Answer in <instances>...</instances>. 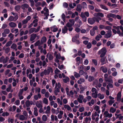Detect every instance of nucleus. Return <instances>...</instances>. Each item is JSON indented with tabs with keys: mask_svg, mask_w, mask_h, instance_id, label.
<instances>
[{
	"mask_svg": "<svg viewBox=\"0 0 123 123\" xmlns=\"http://www.w3.org/2000/svg\"><path fill=\"white\" fill-rule=\"evenodd\" d=\"M106 52V48L104 47L98 52V55H100V57H102L105 55Z\"/></svg>",
	"mask_w": 123,
	"mask_h": 123,
	"instance_id": "f257e3e1",
	"label": "nucleus"
},
{
	"mask_svg": "<svg viewBox=\"0 0 123 123\" xmlns=\"http://www.w3.org/2000/svg\"><path fill=\"white\" fill-rule=\"evenodd\" d=\"M61 85L60 82H58V84L56 83L55 88V90H56V91L57 92H60L59 89L61 88Z\"/></svg>",
	"mask_w": 123,
	"mask_h": 123,
	"instance_id": "f03ea898",
	"label": "nucleus"
},
{
	"mask_svg": "<svg viewBox=\"0 0 123 123\" xmlns=\"http://www.w3.org/2000/svg\"><path fill=\"white\" fill-rule=\"evenodd\" d=\"M107 33L105 34L104 37L105 38H108L112 36V31L109 30L107 31Z\"/></svg>",
	"mask_w": 123,
	"mask_h": 123,
	"instance_id": "7ed1b4c3",
	"label": "nucleus"
},
{
	"mask_svg": "<svg viewBox=\"0 0 123 123\" xmlns=\"http://www.w3.org/2000/svg\"><path fill=\"white\" fill-rule=\"evenodd\" d=\"M104 117H108L111 118L112 116V114L111 113H109L108 111H106L104 113Z\"/></svg>",
	"mask_w": 123,
	"mask_h": 123,
	"instance_id": "20e7f679",
	"label": "nucleus"
},
{
	"mask_svg": "<svg viewBox=\"0 0 123 123\" xmlns=\"http://www.w3.org/2000/svg\"><path fill=\"white\" fill-rule=\"evenodd\" d=\"M95 17H93L92 18H89L88 19V21L89 23L91 25L93 24L96 21Z\"/></svg>",
	"mask_w": 123,
	"mask_h": 123,
	"instance_id": "39448f33",
	"label": "nucleus"
},
{
	"mask_svg": "<svg viewBox=\"0 0 123 123\" xmlns=\"http://www.w3.org/2000/svg\"><path fill=\"white\" fill-rule=\"evenodd\" d=\"M83 99V96L81 95H80L77 99V100L80 103H82V100Z\"/></svg>",
	"mask_w": 123,
	"mask_h": 123,
	"instance_id": "423d86ee",
	"label": "nucleus"
},
{
	"mask_svg": "<svg viewBox=\"0 0 123 123\" xmlns=\"http://www.w3.org/2000/svg\"><path fill=\"white\" fill-rule=\"evenodd\" d=\"M100 69L103 73H106L108 70L107 68L105 66L101 67Z\"/></svg>",
	"mask_w": 123,
	"mask_h": 123,
	"instance_id": "0eeeda50",
	"label": "nucleus"
},
{
	"mask_svg": "<svg viewBox=\"0 0 123 123\" xmlns=\"http://www.w3.org/2000/svg\"><path fill=\"white\" fill-rule=\"evenodd\" d=\"M37 36V34H31V35L30 41H33L36 38Z\"/></svg>",
	"mask_w": 123,
	"mask_h": 123,
	"instance_id": "6e6552de",
	"label": "nucleus"
},
{
	"mask_svg": "<svg viewBox=\"0 0 123 123\" xmlns=\"http://www.w3.org/2000/svg\"><path fill=\"white\" fill-rule=\"evenodd\" d=\"M121 92H119L117 94V100L118 101H120L121 99Z\"/></svg>",
	"mask_w": 123,
	"mask_h": 123,
	"instance_id": "1a4fd4ad",
	"label": "nucleus"
},
{
	"mask_svg": "<svg viewBox=\"0 0 123 123\" xmlns=\"http://www.w3.org/2000/svg\"><path fill=\"white\" fill-rule=\"evenodd\" d=\"M43 71L44 74L45 75H49L50 73V67L47 70L44 69Z\"/></svg>",
	"mask_w": 123,
	"mask_h": 123,
	"instance_id": "9d476101",
	"label": "nucleus"
},
{
	"mask_svg": "<svg viewBox=\"0 0 123 123\" xmlns=\"http://www.w3.org/2000/svg\"><path fill=\"white\" fill-rule=\"evenodd\" d=\"M98 92H92V97L96 98H97L98 96Z\"/></svg>",
	"mask_w": 123,
	"mask_h": 123,
	"instance_id": "9b49d317",
	"label": "nucleus"
},
{
	"mask_svg": "<svg viewBox=\"0 0 123 123\" xmlns=\"http://www.w3.org/2000/svg\"><path fill=\"white\" fill-rule=\"evenodd\" d=\"M9 25L12 28L15 27L16 25V24L15 23L12 22L9 23Z\"/></svg>",
	"mask_w": 123,
	"mask_h": 123,
	"instance_id": "f8f14e48",
	"label": "nucleus"
},
{
	"mask_svg": "<svg viewBox=\"0 0 123 123\" xmlns=\"http://www.w3.org/2000/svg\"><path fill=\"white\" fill-rule=\"evenodd\" d=\"M46 37L44 36L43 37L41 38V44H42L46 42Z\"/></svg>",
	"mask_w": 123,
	"mask_h": 123,
	"instance_id": "ddd939ff",
	"label": "nucleus"
},
{
	"mask_svg": "<svg viewBox=\"0 0 123 123\" xmlns=\"http://www.w3.org/2000/svg\"><path fill=\"white\" fill-rule=\"evenodd\" d=\"M102 58L100 59V62L101 63V65H103L106 63L105 62V61L106 58L105 57H102Z\"/></svg>",
	"mask_w": 123,
	"mask_h": 123,
	"instance_id": "4468645a",
	"label": "nucleus"
},
{
	"mask_svg": "<svg viewBox=\"0 0 123 123\" xmlns=\"http://www.w3.org/2000/svg\"><path fill=\"white\" fill-rule=\"evenodd\" d=\"M97 114L96 112H93L92 116V119L93 120H95V117L97 116Z\"/></svg>",
	"mask_w": 123,
	"mask_h": 123,
	"instance_id": "2eb2a0df",
	"label": "nucleus"
},
{
	"mask_svg": "<svg viewBox=\"0 0 123 123\" xmlns=\"http://www.w3.org/2000/svg\"><path fill=\"white\" fill-rule=\"evenodd\" d=\"M68 30V29L66 26H65L64 28L62 29V33L63 34H65L67 32Z\"/></svg>",
	"mask_w": 123,
	"mask_h": 123,
	"instance_id": "dca6fc26",
	"label": "nucleus"
},
{
	"mask_svg": "<svg viewBox=\"0 0 123 123\" xmlns=\"http://www.w3.org/2000/svg\"><path fill=\"white\" fill-rule=\"evenodd\" d=\"M112 77L111 76H110L107 79V80H105V81H108L110 83H112L113 81L112 79Z\"/></svg>",
	"mask_w": 123,
	"mask_h": 123,
	"instance_id": "f3484780",
	"label": "nucleus"
},
{
	"mask_svg": "<svg viewBox=\"0 0 123 123\" xmlns=\"http://www.w3.org/2000/svg\"><path fill=\"white\" fill-rule=\"evenodd\" d=\"M102 37V36L100 34H99L96 36L95 39L96 41H98Z\"/></svg>",
	"mask_w": 123,
	"mask_h": 123,
	"instance_id": "a211bd4d",
	"label": "nucleus"
},
{
	"mask_svg": "<svg viewBox=\"0 0 123 123\" xmlns=\"http://www.w3.org/2000/svg\"><path fill=\"white\" fill-rule=\"evenodd\" d=\"M99 107L98 105H96L94 108V110H95L96 111L98 112V113H100V111L99 110Z\"/></svg>",
	"mask_w": 123,
	"mask_h": 123,
	"instance_id": "6ab92c4d",
	"label": "nucleus"
},
{
	"mask_svg": "<svg viewBox=\"0 0 123 123\" xmlns=\"http://www.w3.org/2000/svg\"><path fill=\"white\" fill-rule=\"evenodd\" d=\"M35 30L36 28L34 27L31 28L29 31V33L30 34L33 32L34 31L35 32Z\"/></svg>",
	"mask_w": 123,
	"mask_h": 123,
	"instance_id": "aec40b11",
	"label": "nucleus"
},
{
	"mask_svg": "<svg viewBox=\"0 0 123 123\" xmlns=\"http://www.w3.org/2000/svg\"><path fill=\"white\" fill-rule=\"evenodd\" d=\"M108 58L109 61L111 62H114V59L112 57H111L110 55H108Z\"/></svg>",
	"mask_w": 123,
	"mask_h": 123,
	"instance_id": "412c9836",
	"label": "nucleus"
},
{
	"mask_svg": "<svg viewBox=\"0 0 123 123\" xmlns=\"http://www.w3.org/2000/svg\"><path fill=\"white\" fill-rule=\"evenodd\" d=\"M94 79V77L92 76H89L88 77V80L89 82H91Z\"/></svg>",
	"mask_w": 123,
	"mask_h": 123,
	"instance_id": "4be33fe9",
	"label": "nucleus"
},
{
	"mask_svg": "<svg viewBox=\"0 0 123 123\" xmlns=\"http://www.w3.org/2000/svg\"><path fill=\"white\" fill-rule=\"evenodd\" d=\"M34 114L36 116H37L38 115V113L37 112V109L36 107H35L34 108Z\"/></svg>",
	"mask_w": 123,
	"mask_h": 123,
	"instance_id": "5701e85b",
	"label": "nucleus"
},
{
	"mask_svg": "<svg viewBox=\"0 0 123 123\" xmlns=\"http://www.w3.org/2000/svg\"><path fill=\"white\" fill-rule=\"evenodd\" d=\"M107 17L108 18H110L111 17H112L113 18H115L116 17V16L115 15L112 13H110L108 14L107 15Z\"/></svg>",
	"mask_w": 123,
	"mask_h": 123,
	"instance_id": "b1692460",
	"label": "nucleus"
},
{
	"mask_svg": "<svg viewBox=\"0 0 123 123\" xmlns=\"http://www.w3.org/2000/svg\"><path fill=\"white\" fill-rule=\"evenodd\" d=\"M98 97L100 99H102L104 98V95L103 94L99 93L98 94Z\"/></svg>",
	"mask_w": 123,
	"mask_h": 123,
	"instance_id": "393cba45",
	"label": "nucleus"
},
{
	"mask_svg": "<svg viewBox=\"0 0 123 123\" xmlns=\"http://www.w3.org/2000/svg\"><path fill=\"white\" fill-rule=\"evenodd\" d=\"M94 101L93 99H92L91 102L88 103L87 104L89 106H92L94 104Z\"/></svg>",
	"mask_w": 123,
	"mask_h": 123,
	"instance_id": "a878e982",
	"label": "nucleus"
},
{
	"mask_svg": "<svg viewBox=\"0 0 123 123\" xmlns=\"http://www.w3.org/2000/svg\"><path fill=\"white\" fill-rule=\"evenodd\" d=\"M94 16H98L101 17H103L104 16L103 14L102 13L100 12H99L96 14H94Z\"/></svg>",
	"mask_w": 123,
	"mask_h": 123,
	"instance_id": "bb28decb",
	"label": "nucleus"
},
{
	"mask_svg": "<svg viewBox=\"0 0 123 123\" xmlns=\"http://www.w3.org/2000/svg\"><path fill=\"white\" fill-rule=\"evenodd\" d=\"M116 111V109L112 107H111L110 110L109 112H110L114 113Z\"/></svg>",
	"mask_w": 123,
	"mask_h": 123,
	"instance_id": "cd10ccee",
	"label": "nucleus"
},
{
	"mask_svg": "<svg viewBox=\"0 0 123 123\" xmlns=\"http://www.w3.org/2000/svg\"><path fill=\"white\" fill-rule=\"evenodd\" d=\"M85 81V80L84 79L80 78V80H78L77 82L79 84H81L82 82H83Z\"/></svg>",
	"mask_w": 123,
	"mask_h": 123,
	"instance_id": "c85d7f7f",
	"label": "nucleus"
},
{
	"mask_svg": "<svg viewBox=\"0 0 123 123\" xmlns=\"http://www.w3.org/2000/svg\"><path fill=\"white\" fill-rule=\"evenodd\" d=\"M20 8V6L19 5H17L15 7V9L17 12H18Z\"/></svg>",
	"mask_w": 123,
	"mask_h": 123,
	"instance_id": "c756f323",
	"label": "nucleus"
},
{
	"mask_svg": "<svg viewBox=\"0 0 123 123\" xmlns=\"http://www.w3.org/2000/svg\"><path fill=\"white\" fill-rule=\"evenodd\" d=\"M64 107L65 109H67L68 111H70L71 109V108L68 105H64Z\"/></svg>",
	"mask_w": 123,
	"mask_h": 123,
	"instance_id": "7c9ffc66",
	"label": "nucleus"
},
{
	"mask_svg": "<svg viewBox=\"0 0 123 123\" xmlns=\"http://www.w3.org/2000/svg\"><path fill=\"white\" fill-rule=\"evenodd\" d=\"M47 117L46 115H44L43 116L42 119L44 121L46 122L47 120Z\"/></svg>",
	"mask_w": 123,
	"mask_h": 123,
	"instance_id": "2f4dec72",
	"label": "nucleus"
},
{
	"mask_svg": "<svg viewBox=\"0 0 123 123\" xmlns=\"http://www.w3.org/2000/svg\"><path fill=\"white\" fill-rule=\"evenodd\" d=\"M12 43V41H8L6 44V46L7 47H9L11 45Z\"/></svg>",
	"mask_w": 123,
	"mask_h": 123,
	"instance_id": "473e14b6",
	"label": "nucleus"
},
{
	"mask_svg": "<svg viewBox=\"0 0 123 123\" xmlns=\"http://www.w3.org/2000/svg\"><path fill=\"white\" fill-rule=\"evenodd\" d=\"M38 102L37 101L36 104V106L38 108H42V105L40 103H37Z\"/></svg>",
	"mask_w": 123,
	"mask_h": 123,
	"instance_id": "72a5a7b5",
	"label": "nucleus"
},
{
	"mask_svg": "<svg viewBox=\"0 0 123 123\" xmlns=\"http://www.w3.org/2000/svg\"><path fill=\"white\" fill-rule=\"evenodd\" d=\"M100 7L103 9H105L106 10H108V8L105 6L101 4L100 5Z\"/></svg>",
	"mask_w": 123,
	"mask_h": 123,
	"instance_id": "f704fd0d",
	"label": "nucleus"
},
{
	"mask_svg": "<svg viewBox=\"0 0 123 123\" xmlns=\"http://www.w3.org/2000/svg\"><path fill=\"white\" fill-rule=\"evenodd\" d=\"M92 62L94 64L95 66L97 65L98 64V62L97 60L95 59H93L92 60Z\"/></svg>",
	"mask_w": 123,
	"mask_h": 123,
	"instance_id": "c9c22d12",
	"label": "nucleus"
},
{
	"mask_svg": "<svg viewBox=\"0 0 123 123\" xmlns=\"http://www.w3.org/2000/svg\"><path fill=\"white\" fill-rule=\"evenodd\" d=\"M76 34L75 37L72 38V41L73 42H77V36Z\"/></svg>",
	"mask_w": 123,
	"mask_h": 123,
	"instance_id": "e433bc0d",
	"label": "nucleus"
},
{
	"mask_svg": "<svg viewBox=\"0 0 123 123\" xmlns=\"http://www.w3.org/2000/svg\"><path fill=\"white\" fill-rule=\"evenodd\" d=\"M69 79L67 76L66 77V79H63V81L65 83H67L68 81H69Z\"/></svg>",
	"mask_w": 123,
	"mask_h": 123,
	"instance_id": "4c0bfd02",
	"label": "nucleus"
},
{
	"mask_svg": "<svg viewBox=\"0 0 123 123\" xmlns=\"http://www.w3.org/2000/svg\"><path fill=\"white\" fill-rule=\"evenodd\" d=\"M25 104L26 107H29L30 106V102L29 100H27L25 102Z\"/></svg>",
	"mask_w": 123,
	"mask_h": 123,
	"instance_id": "58836bf2",
	"label": "nucleus"
},
{
	"mask_svg": "<svg viewBox=\"0 0 123 123\" xmlns=\"http://www.w3.org/2000/svg\"><path fill=\"white\" fill-rule=\"evenodd\" d=\"M82 24L81 21L79 19H77V27H79Z\"/></svg>",
	"mask_w": 123,
	"mask_h": 123,
	"instance_id": "ea45409f",
	"label": "nucleus"
},
{
	"mask_svg": "<svg viewBox=\"0 0 123 123\" xmlns=\"http://www.w3.org/2000/svg\"><path fill=\"white\" fill-rule=\"evenodd\" d=\"M43 102L46 104H48V100L47 98H44L43 99Z\"/></svg>",
	"mask_w": 123,
	"mask_h": 123,
	"instance_id": "a19ab883",
	"label": "nucleus"
},
{
	"mask_svg": "<svg viewBox=\"0 0 123 123\" xmlns=\"http://www.w3.org/2000/svg\"><path fill=\"white\" fill-rule=\"evenodd\" d=\"M10 30L8 29H6L4 30V32L6 34H8L10 32Z\"/></svg>",
	"mask_w": 123,
	"mask_h": 123,
	"instance_id": "79ce46f5",
	"label": "nucleus"
},
{
	"mask_svg": "<svg viewBox=\"0 0 123 123\" xmlns=\"http://www.w3.org/2000/svg\"><path fill=\"white\" fill-rule=\"evenodd\" d=\"M79 62L80 63H82L83 62L82 58H81L80 57H77V62Z\"/></svg>",
	"mask_w": 123,
	"mask_h": 123,
	"instance_id": "37998d69",
	"label": "nucleus"
},
{
	"mask_svg": "<svg viewBox=\"0 0 123 123\" xmlns=\"http://www.w3.org/2000/svg\"><path fill=\"white\" fill-rule=\"evenodd\" d=\"M90 33L91 36H93L95 33V31L92 29L90 31Z\"/></svg>",
	"mask_w": 123,
	"mask_h": 123,
	"instance_id": "c03bdc74",
	"label": "nucleus"
},
{
	"mask_svg": "<svg viewBox=\"0 0 123 123\" xmlns=\"http://www.w3.org/2000/svg\"><path fill=\"white\" fill-rule=\"evenodd\" d=\"M115 102V101L114 100H110L108 101V103L109 105H111L112 104Z\"/></svg>",
	"mask_w": 123,
	"mask_h": 123,
	"instance_id": "a18cd8bd",
	"label": "nucleus"
},
{
	"mask_svg": "<svg viewBox=\"0 0 123 123\" xmlns=\"http://www.w3.org/2000/svg\"><path fill=\"white\" fill-rule=\"evenodd\" d=\"M82 7L80 5H77V11H80L82 9Z\"/></svg>",
	"mask_w": 123,
	"mask_h": 123,
	"instance_id": "49530a36",
	"label": "nucleus"
},
{
	"mask_svg": "<svg viewBox=\"0 0 123 123\" xmlns=\"http://www.w3.org/2000/svg\"><path fill=\"white\" fill-rule=\"evenodd\" d=\"M25 118V117L23 115H20L19 117V119L20 120H24Z\"/></svg>",
	"mask_w": 123,
	"mask_h": 123,
	"instance_id": "de8ad7c7",
	"label": "nucleus"
},
{
	"mask_svg": "<svg viewBox=\"0 0 123 123\" xmlns=\"http://www.w3.org/2000/svg\"><path fill=\"white\" fill-rule=\"evenodd\" d=\"M113 86L111 84H109L107 86V88L108 90H109V88H112Z\"/></svg>",
	"mask_w": 123,
	"mask_h": 123,
	"instance_id": "09e8293b",
	"label": "nucleus"
},
{
	"mask_svg": "<svg viewBox=\"0 0 123 123\" xmlns=\"http://www.w3.org/2000/svg\"><path fill=\"white\" fill-rule=\"evenodd\" d=\"M24 91L23 89H20L18 93V95H22Z\"/></svg>",
	"mask_w": 123,
	"mask_h": 123,
	"instance_id": "8fccbe9b",
	"label": "nucleus"
},
{
	"mask_svg": "<svg viewBox=\"0 0 123 123\" xmlns=\"http://www.w3.org/2000/svg\"><path fill=\"white\" fill-rule=\"evenodd\" d=\"M17 47V45L16 44L14 43H13L11 47V48L13 49H15Z\"/></svg>",
	"mask_w": 123,
	"mask_h": 123,
	"instance_id": "3c124183",
	"label": "nucleus"
},
{
	"mask_svg": "<svg viewBox=\"0 0 123 123\" xmlns=\"http://www.w3.org/2000/svg\"><path fill=\"white\" fill-rule=\"evenodd\" d=\"M117 33L119 34V35L122 37L123 36V32L121 33L120 32V30L117 31Z\"/></svg>",
	"mask_w": 123,
	"mask_h": 123,
	"instance_id": "603ef678",
	"label": "nucleus"
},
{
	"mask_svg": "<svg viewBox=\"0 0 123 123\" xmlns=\"http://www.w3.org/2000/svg\"><path fill=\"white\" fill-rule=\"evenodd\" d=\"M44 15L46 16L44 18V19H48V16H49V14L48 13H46L45 12L44 13Z\"/></svg>",
	"mask_w": 123,
	"mask_h": 123,
	"instance_id": "864d4df0",
	"label": "nucleus"
},
{
	"mask_svg": "<svg viewBox=\"0 0 123 123\" xmlns=\"http://www.w3.org/2000/svg\"><path fill=\"white\" fill-rule=\"evenodd\" d=\"M14 17L12 16H10L8 18V20L10 21H14Z\"/></svg>",
	"mask_w": 123,
	"mask_h": 123,
	"instance_id": "5fc2aeb1",
	"label": "nucleus"
},
{
	"mask_svg": "<svg viewBox=\"0 0 123 123\" xmlns=\"http://www.w3.org/2000/svg\"><path fill=\"white\" fill-rule=\"evenodd\" d=\"M40 43L39 40L37 41L34 44V45L35 46H38L39 45H40Z\"/></svg>",
	"mask_w": 123,
	"mask_h": 123,
	"instance_id": "6e6d98bb",
	"label": "nucleus"
},
{
	"mask_svg": "<svg viewBox=\"0 0 123 123\" xmlns=\"http://www.w3.org/2000/svg\"><path fill=\"white\" fill-rule=\"evenodd\" d=\"M95 18L96 19H95L96 21L98 22H99V20H100L101 19L100 17H97Z\"/></svg>",
	"mask_w": 123,
	"mask_h": 123,
	"instance_id": "4d7b16f0",
	"label": "nucleus"
},
{
	"mask_svg": "<svg viewBox=\"0 0 123 123\" xmlns=\"http://www.w3.org/2000/svg\"><path fill=\"white\" fill-rule=\"evenodd\" d=\"M92 46V44L90 42L88 43L86 47L88 49H90Z\"/></svg>",
	"mask_w": 123,
	"mask_h": 123,
	"instance_id": "13d9d810",
	"label": "nucleus"
},
{
	"mask_svg": "<svg viewBox=\"0 0 123 123\" xmlns=\"http://www.w3.org/2000/svg\"><path fill=\"white\" fill-rule=\"evenodd\" d=\"M102 85L101 83H99L98 84H97L95 86V87L97 89H98V87L100 88L101 87Z\"/></svg>",
	"mask_w": 123,
	"mask_h": 123,
	"instance_id": "bf43d9fd",
	"label": "nucleus"
},
{
	"mask_svg": "<svg viewBox=\"0 0 123 123\" xmlns=\"http://www.w3.org/2000/svg\"><path fill=\"white\" fill-rule=\"evenodd\" d=\"M10 50V49L9 47H8L6 48L5 49V53L6 54H8Z\"/></svg>",
	"mask_w": 123,
	"mask_h": 123,
	"instance_id": "052dcab7",
	"label": "nucleus"
},
{
	"mask_svg": "<svg viewBox=\"0 0 123 123\" xmlns=\"http://www.w3.org/2000/svg\"><path fill=\"white\" fill-rule=\"evenodd\" d=\"M22 6L26 8H28L29 7V6L27 4H23Z\"/></svg>",
	"mask_w": 123,
	"mask_h": 123,
	"instance_id": "680f3d73",
	"label": "nucleus"
},
{
	"mask_svg": "<svg viewBox=\"0 0 123 123\" xmlns=\"http://www.w3.org/2000/svg\"><path fill=\"white\" fill-rule=\"evenodd\" d=\"M29 1L31 2V7L33 6L34 4V1L32 0H30Z\"/></svg>",
	"mask_w": 123,
	"mask_h": 123,
	"instance_id": "e2e57ef3",
	"label": "nucleus"
},
{
	"mask_svg": "<svg viewBox=\"0 0 123 123\" xmlns=\"http://www.w3.org/2000/svg\"><path fill=\"white\" fill-rule=\"evenodd\" d=\"M60 71L57 68H56L55 70V73L56 74H58L59 73H60Z\"/></svg>",
	"mask_w": 123,
	"mask_h": 123,
	"instance_id": "0e129e2a",
	"label": "nucleus"
},
{
	"mask_svg": "<svg viewBox=\"0 0 123 123\" xmlns=\"http://www.w3.org/2000/svg\"><path fill=\"white\" fill-rule=\"evenodd\" d=\"M91 91L93 92H98L96 89L94 87H93L91 89Z\"/></svg>",
	"mask_w": 123,
	"mask_h": 123,
	"instance_id": "69168bd1",
	"label": "nucleus"
},
{
	"mask_svg": "<svg viewBox=\"0 0 123 123\" xmlns=\"http://www.w3.org/2000/svg\"><path fill=\"white\" fill-rule=\"evenodd\" d=\"M88 7L89 9L93 10L94 9V7L92 6L89 5L88 6Z\"/></svg>",
	"mask_w": 123,
	"mask_h": 123,
	"instance_id": "338daca9",
	"label": "nucleus"
},
{
	"mask_svg": "<svg viewBox=\"0 0 123 123\" xmlns=\"http://www.w3.org/2000/svg\"><path fill=\"white\" fill-rule=\"evenodd\" d=\"M118 83H122L123 82V78L121 79L118 80Z\"/></svg>",
	"mask_w": 123,
	"mask_h": 123,
	"instance_id": "774afa93",
	"label": "nucleus"
}]
</instances>
